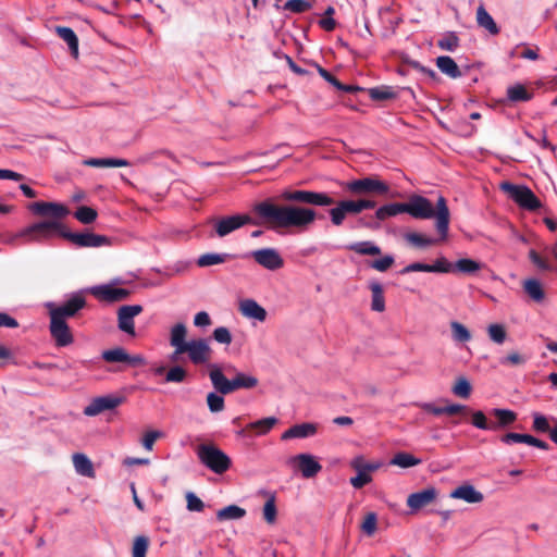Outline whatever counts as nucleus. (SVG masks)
Listing matches in <instances>:
<instances>
[{
  "instance_id": "a18cd8bd",
  "label": "nucleus",
  "mask_w": 557,
  "mask_h": 557,
  "mask_svg": "<svg viewBox=\"0 0 557 557\" xmlns=\"http://www.w3.org/2000/svg\"><path fill=\"white\" fill-rule=\"evenodd\" d=\"M149 547V539L145 535H138L134 539L132 547V557H146Z\"/></svg>"
},
{
  "instance_id": "5701e85b",
  "label": "nucleus",
  "mask_w": 557,
  "mask_h": 557,
  "mask_svg": "<svg viewBox=\"0 0 557 557\" xmlns=\"http://www.w3.org/2000/svg\"><path fill=\"white\" fill-rule=\"evenodd\" d=\"M437 495L438 492L435 487H426L422 491L411 493L407 498V506L412 511H417L435 500Z\"/></svg>"
},
{
  "instance_id": "e2e57ef3",
  "label": "nucleus",
  "mask_w": 557,
  "mask_h": 557,
  "mask_svg": "<svg viewBox=\"0 0 557 557\" xmlns=\"http://www.w3.org/2000/svg\"><path fill=\"white\" fill-rule=\"evenodd\" d=\"M530 434H521V433H515V432H508L500 436V442L510 445L512 443H523L528 445Z\"/></svg>"
},
{
  "instance_id": "9b49d317",
  "label": "nucleus",
  "mask_w": 557,
  "mask_h": 557,
  "mask_svg": "<svg viewBox=\"0 0 557 557\" xmlns=\"http://www.w3.org/2000/svg\"><path fill=\"white\" fill-rule=\"evenodd\" d=\"M282 197L287 201L308 203L318 207H327L334 203V199L327 194L310 190L284 191Z\"/></svg>"
},
{
  "instance_id": "b1692460",
  "label": "nucleus",
  "mask_w": 557,
  "mask_h": 557,
  "mask_svg": "<svg viewBox=\"0 0 557 557\" xmlns=\"http://www.w3.org/2000/svg\"><path fill=\"white\" fill-rule=\"evenodd\" d=\"M187 327L184 323H176L171 327L170 331V345L174 347V352L171 356L172 360H176L178 355L184 354V349L187 346L186 342Z\"/></svg>"
},
{
  "instance_id": "c756f323",
  "label": "nucleus",
  "mask_w": 557,
  "mask_h": 557,
  "mask_svg": "<svg viewBox=\"0 0 557 557\" xmlns=\"http://www.w3.org/2000/svg\"><path fill=\"white\" fill-rule=\"evenodd\" d=\"M369 289L371 290V309L375 312H383L385 310L384 290L381 283L377 281L369 282Z\"/></svg>"
},
{
  "instance_id": "a878e982",
  "label": "nucleus",
  "mask_w": 557,
  "mask_h": 557,
  "mask_svg": "<svg viewBox=\"0 0 557 557\" xmlns=\"http://www.w3.org/2000/svg\"><path fill=\"white\" fill-rule=\"evenodd\" d=\"M451 498L462 499L468 504H478L484 499L483 494L471 484H462L450 493Z\"/></svg>"
},
{
  "instance_id": "4d7b16f0",
  "label": "nucleus",
  "mask_w": 557,
  "mask_h": 557,
  "mask_svg": "<svg viewBox=\"0 0 557 557\" xmlns=\"http://www.w3.org/2000/svg\"><path fill=\"white\" fill-rule=\"evenodd\" d=\"M74 215L79 222L89 224L96 220L97 212L90 207L83 206L76 210Z\"/></svg>"
},
{
  "instance_id": "de8ad7c7",
  "label": "nucleus",
  "mask_w": 557,
  "mask_h": 557,
  "mask_svg": "<svg viewBox=\"0 0 557 557\" xmlns=\"http://www.w3.org/2000/svg\"><path fill=\"white\" fill-rule=\"evenodd\" d=\"M533 423L532 429L537 433H548L550 435V431L553 428L549 425V421L546 416L540 412L532 413Z\"/></svg>"
},
{
  "instance_id": "338daca9",
  "label": "nucleus",
  "mask_w": 557,
  "mask_h": 557,
  "mask_svg": "<svg viewBox=\"0 0 557 557\" xmlns=\"http://www.w3.org/2000/svg\"><path fill=\"white\" fill-rule=\"evenodd\" d=\"M529 258L531 262L542 271L550 270L549 263L543 259L534 249L529 251Z\"/></svg>"
},
{
  "instance_id": "cd10ccee",
  "label": "nucleus",
  "mask_w": 557,
  "mask_h": 557,
  "mask_svg": "<svg viewBox=\"0 0 557 557\" xmlns=\"http://www.w3.org/2000/svg\"><path fill=\"white\" fill-rule=\"evenodd\" d=\"M317 433V425L314 423H300L295 424L287 429L281 436L283 441L292 438H306L313 436Z\"/></svg>"
},
{
  "instance_id": "09e8293b",
  "label": "nucleus",
  "mask_w": 557,
  "mask_h": 557,
  "mask_svg": "<svg viewBox=\"0 0 557 557\" xmlns=\"http://www.w3.org/2000/svg\"><path fill=\"white\" fill-rule=\"evenodd\" d=\"M453 338L460 343H466L471 339L470 331L461 323L454 321L450 324Z\"/></svg>"
},
{
  "instance_id": "7c9ffc66",
  "label": "nucleus",
  "mask_w": 557,
  "mask_h": 557,
  "mask_svg": "<svg viewBox=\"0 0 557 557\" xmlns=\"http://www.w3.org/2000/svg\"><path fill=\"white\" fill-rule=\"evenodd\" d=\"M83 164L92 168H121L128 166L129 162L121 158H89Z\"/></svg>"
},
{
  "instance_id": "603ef678",
  "label": "nucleus",
  "mask_w": 557,
  "mask_h": 557,
  "mask_svg": "<svg viewBox=\"0 0 557 557\" xmlns=\"http://www.w3.org/2000/svg\"><path fill=\"white\" fill-rule=\"evenodd\" d=\"M312 4L307 0H288L284 3L283 10L293 13H302L310 10Z\"/></svg>"
},
{
  "instance_id": "8fccbe9b",
  "label": "nucleus",
  "mask_w": 557,
  "mask_h": 557,
  "mask_svg": "<svg viewBox=\"0 0 557 557\" xmlns=\"http://www.w3.org/2000/svg\"><path fill=\"white\" fill-rule=\"evenodd\" d=\"M471 423L473 426L480 430L492 431L493 429L492 422L487 420L486 414L481 410L472 411Z\"/></svg>"
},
{
  "instance_id": "6e6552de",
  "label": "nucleus",
  "mask_w": 557,
  "mask_h": 557,
  "mask_svg": "<svg viewBox=\"0 0 557 557\" xmlns=\"http://www.w3.org/2000/svg\"><path fill=\"white\" fill-rule=\"evenodd\" d=\"M86 305L84 296L79 293L73 294L64 304L57 306L53 302H47L50 319L66 321L74 317Z\"/></svg>"
},
{
  "instance_id": "a211bd4d",
  "label": "nucleus",
  "mask_w": 557,
  "mask_h": 557,
  "mask_svg": "<svg viewBox=\"0 0 557 557\" xmlns=\"http://www.w3.org/2000/svg\"><path fill=\"white\" fill-rule=\"evenodd\" d=\"M143 312V306L140 305H125L117 310V327L120 331L135 336V323L134 319Z\"/></svg>"
},
{
  "instance_id": "dca6fc26",
  "label": "nucleus",
  "mask_w": 557,
  "mask_h": 557,
  "mask_svg": "<svg viewBox=\"0 0 557 557\" xmlns=\"http://www.w3.org/2000/svg\"><path fill=\"white\" fill-rule=\"evenodd\" d=\"M211 347L206 338L191 339L184 349V354L188 355V359L194 364L207 363L211 358Z\"/></svg>"
},
{
  "instance_id": "412c9836",
  "label": "nucleus",
  "mask_w": 557,
  "mask_h": 557,
  "mask_svg": "<svg viewBox=\"0 0 557 557\" xmlns=\"http://www.w3.org/2000/svg\"><path fill=\"white\" fill-rule=\"evenodd\" d=\"M29 210L37 215L48 216L55 221H60L70 212L69 209L62 203L45 201L33 202L29 206Z\"/></svg>"
},
{
  "instance_id": "864d4df0",
  "label": "nucleus",
  "mask_w": 557,
  "mask_h": 557,
  "mask_svg": "<svg viewBox=\"0 0 557 557\" xmlns=\"http://www.w3.org/2000/svg\"><path fill=\"white\" fill-rule=\"evenodd\" d=\"M376 206V201L369 199V198H362L358 200L350 199V214H357L366 209H373Z\"/></svg>"
},
{
  "instance_id": "f8f14e48",
  "label": "nucleus",
  "mask_w": 557,
  "mask_h": 557,
  "mask_svg": "<svg viewBox=\"0 0 557 557\" xmlns=\"http://www.w3.org/2000/svg\"><path fill=\"white\" fill-rule=\"evenodd\" d=\"M389 186L373 176L350 181V194L352 195H385Z\"/></svg>"
},
{
  "instance_id": "37998d69",
  "label": "nucleus",
  "mask_w": 557,
  "mask_h": 557,
  "mask_svg": "<svg viewBox=\"0 0 557 557\" xmlns=\"http://www.w3.org/2000/svg\"><path fill=\"white\" fill-rule=\"evenodd\" d=\"M487 334L492 342L500 345L507 338V331L503 324L493 323L487 327Z\"/></svg>"
},
{
  "instance_id": "13d9d810",
  "label": "nucleus",
  "mask_w": 557,
  "mask_h": 557,
  "mask_svg": "<svg viewBox=\"0 0 557 557\" xmlns=\"http://www.w3.org/2000/svg\"><path fill=\"white\" fill-rule=\"evenodd\" d=\"M348 212V200L341 201L339 206L331 210V220L335 225L343 223Z\"/></svg>"
},
{
  "instance_id": "0e129e2a",
  "label": "nucleus",
  "mask_w": 557,
  "mask_h": 557,
  "mask_svg": "<svg viewBox=\"0 0 557 557\" xmlns=\"http://www.w3.org/2000/svg\"><path fill=\"white\" fill-rule=\"evenodd\" d=\"M187 509L189 511L200 512L205 508L203 502L193 492L186 494Z\"/></svg>"
},
{
  "instance_id": "e433bc0d",
  "label": "nucleus",
  "mask_w": 557,
  "mask_h": 557,
  "mask_svg": "<svg viewBox=\"0 0 557 557\" xmlns=\"http://www.w3.org/2000/svg\"><path fill=\"white\" fill-rule=\"evenodd\" d=\"M278 422L275 417H267L260 420L250 422L246 429L255 430L257 435H264L271 431V429Z\"/></svg>"
},
{
  "instance_id": "f3484780",
  "label": "nucleus",
  "mask_w": 557,
  "mask_h": 557,
  "mask_svg": "<svg viewBox=\"0 0 557 557\" xmlns=\"http://www.w3.org/2000/svg\"><path fill=\"white\" fill-rule=\"evenodd\" d=\"M288 463L297 468L306 479L315 476L322 470V466L317 458L306 453L290 457Z\"/></svg>"
},
{
  "instance_id": "774afa93",
  "label": "nucleus",
  "mask_w": 557,
  "mask_h": 557,
  "mask_svg": "<svg viewBox=\"0 0 557 557\" xmlns=\"http://www.w3.org/2000/svg\"><path fill=\"white\" fill-rule=\"evenodd\" d=\"M161 436V433L159 431H149L147 432L141 441V444L146 450H152L153 444L157 441L158 437Z\"/></svg>"
},
{
  "instance_id": "f704fd0d",
  "label": "nucleus",
  "mask_w": 557,
  "mask_h": 557,
  "mask_svg": "<svg viewBox=\"0 0 557 557\" xmlns=\"http://www.w3.org/2000/svg\"><path fill=\"white\" fill-rule=\"evenodd\" d=\"M476 22L479 26L487 29L492 35H497L499 33L498 26L482 4L476 11Z\"/></svg>"
},
{
  "instance_id": "7ed1b4c3",
  "label": "nucleus",
  "mask_w": 557,
  "mask_h": 557,
  "mask_svg": "<svg viewBox=\"0 0 557 557\" xmlns=\"http://www.w3.org/2000/svg\"><path fill=\"white\" fill-rule=\"evenodd\" d=\"M209 379L214 391L228 395L238 389H250L258 385L253 375L238 371L231 362L209 363Z\"/></svg>"
},
{
  "instance_id": "39448f33",
  "label": "nucleus",
  "mask_w": 557,
  "mask_h": 557,
  "mask_svg": "<svg viewBox=\"0 0 557 557\" xmlns=\"http://www.w3.org/2000/svg\"><path fill=\"white\" fill-rule=\"evenodd\" d=\"M499 188L521 209L534 212L543 207L542 201L527 185H516L505 181L500 183Z\"/></svg>"
},
{
  "instance_id": "1a4fd4ad",
  "label": "nucleus",
  "mask_w": 557,
  "mask_h": 557,
  "mask_svg": "<svg viewBox=\"0 0 557 557\" xmlns=\"http://www.w3.org/2000/svg\"><path fill=\"white\" fill-rule=\"evenodd\" d=\"M381 467L380 462H369L362 456H356L350 460V468L356 471V475L350 478V484L355 488H362L372 482V474Z\"/></svg>"
},
{
  "instance_id": "2eb2a0df",
  "label": "nucleus",
  "mask_w": 557,
  "mask_h": 557,
  "mask_svg": "<svg viewBox=\"0 0 557 557\" xmlns=\"http://www.w3.org/2000/svg\"><path fill=\"white\" fill-rule=\"evenodd\" d=\"M124 401V398L116 395H104L92 398L84 408L83 412L87 417H96L104 411L113 410Z\"/></svg>"
},
{
  "instance_id": "473e14b6",
  "label": "nucleus",
  "mask_w": 557,
  "mask_h": 557,
  "mask_svg": "<svg viewBox=\"0 0 557 557\" xmlns=\"http://www.w3.org/2000/svg\"><path fill=\"white\" fill-rule=\"evenodd\" d=\"M524 292L535 302H541L545 298V292L541 282L537 278H528L523 283Z\"/></svg>"
},
{
  "instance_id": "c03bdc74",
  "label": "nucleus",
  "mask_w": 557,
  "mask_h": 557,
  "mask_svg": "<svg viewBox=\"0 0 557 557\" xmlns=\"http://www.w3.org/2000/svg\"><path fill=\"white\" fill-rule=\"evenodd\" d=\"M207 405L212 413L223 411L225 407L223 395L216 391L209 393L207 395Z\"/></svg>"
},
{
  "instance_id": "6ab92c4d",
  "label": "nucleus",
  "mask_w": 557,
  "mask_h": 557,
  "mask_svg": "<svg viewBox=\"0 0 557 557\" xmlns=\"http://www.w3.org/2000/svg\"><path fill=\"white\" fill-rule=\"evenodd\" d=\"M61 236L78 247H100L109 244V238L94 233H73L62 226Z\"/></svg>"
},
{
  "instance_id": "4c0bfd02",
  "label": "nucleus",
  "mask_w": 557,
  "mask_h": 557,
  "mask_svg": "<svg viewBox=\"0 0 557 557\" xmlns=\"http://www.w3.org/2000/svg\"><path fill=\"white\" fill-rule=\"evenodd\" d=\"M57 33L67 44L72 54L76 57L78 53V38L74 30L70 27L59 26Z\"/></svg>"
},
{
  "instance_id": "423d86ee",
  "label": "nucleus",
  "mask_w": 557,
  "mask_h": 557,
  "mask_svg": "<svg viewBox=\"0 0 557 557\" xmlns=\"http://www.w3.org/2000/svg\"><path fill=\"white\" fill-rule=\"evenodd\" d=\"M61 232L62 223L60 221L46 220L20 230V235H24V243H40L51 238L54 234L61 236Z\"/></svg>"
},
{
  "instance_id": "680f3d73",
  "label": "nucleus",
  "mask_w": 557,
  "mask_h": 557,
  "mask_svg": "<svg viewBox=\"0 0 557 557\" xmlns=\"http://www.w3.org/2000/svg\"><path fill=\"white\" fill-rule=\"evenodd\" d=\"M212 337L215 342L223 345H230L233 339L230 330L225 326L216 327L212 333Z\"/></svg>"
},
{
  "instance_id": "bb28decb",
  "label": "nucleus",
  "mask_w": 557,
  "mask_h": 557,
  "mask_svg": "<svg viewBox=\"0 0 557 557\" xmlns=\"http://www.w3.org/2000/svg\"><path fill=\"white\" fill-rule=\"evenodd\" d=\"M490 414L496 418V421L492 422V431L508 428L517 421V413L510 409L493 408Z\"/></svg>"
},
{
  "instance_id": "9d476101",
  "label": "nucleus",
  "mask_w": 557,
  "mask_h": 557,
  "mask_svg": "<svg viewBox=\"0 0 557 557\" xmlns=\"http://www.w3.org/2000/svg\"><path fill=\"white\" fill-rule=\"evenodd\" d=\"M255 224L248 214L225 215L213 220V228L219 237H225L245 225Z\"/></svg>"
},
{
  "instance_id": "a19ab883",
  "label": "nucleus",
  "mask_w": 557,
  "mask_h": 557,
  "mask_svg": "<svg viewBox=\"0 0 557 557\" xmlns=\"http://www.w3.org/2000/svg\"><path fill=\"white\" fill-rule=\"evenodd\" d=\"M350 250L362 256H379L382 252L381 248L370 240L352 244L350 245Z\"/></svg>"
},
{
  "instance_id": "5fc2aeb1",
  "label": "nucleus",
  "mask_w": 557,
  "mask_h": 557,
  "mask_svg": "<svg viewBox=\"0 0 557 557\" xmlns=\"http://www.w3.org/2000/svg\"><path fill=\"white\" fill-rule=\"evenodd\" d=\"M471 391L472 386L470 382L463 376L459 377L453 387V393L461 398H468Z\"/></svg>"
},
{
  "instance_id": "c85d7f7f",
  "label": "nucleus",
  "mask_w": 557,
  "mask_h": 557,
  "mask_svg": "<svg viewBox=\"0 0 557 557\" xmlns=\"http://www.w3.org/2000/svg\"><path fill=\"white\" fill-rule=\"evenodd\" d=\"M76 473L86 478L95 476V469L91 460L82 453H76L72 457Z\"/></svg>"
},
{
  "instance_id": "20e7f679",
  "label": "nucleus",
  "mask_w": 557,
  "mask_h": 557,
  "mask_svg": "<svg viewBox=\"0 0 557 557\" xmlns=\"http://www.w3.org/2000/svg\"><path fill=\"white\" fill-rule=\"evenodd\" d=\"M196 455L200 463L215 474L225 473L232 466L230 456L213 444H199Z\"/></svg>"
},
{
  "instance_id": "ddd939ff",
  "label": "nucleus",
  "mask_w": 557,
  "mask_h": 557,
  "mask_svg": "<svg viewBox=\"0 0 557 557\" xmlns=\"http://www.w3.org/2000/svg\"><path fill=\"white\" fill-rule=\"evenodd\" d=\"M541 84L536 83H513L506 89V101L510 104L529 102L534 98L535 90Z\"/></svg>"
},
{
  "instance_id": "72a5a7b5",
  "label": "nucleus",
  "mask_w": 557,
  "mask_h": 557,
  "mask_svg": "<svg viewBox=\"0 0 557 557\" xmlns=\"http://www.w3.org/2000/svg\"><path fill=\"white\" fill-rule=\"evenodd\" d=\"M246 516V510L237 505H228L216 511L219 521L239 520Z\"/></svg>"
},
{
  "instance_id": "0eeeda50",
  "label": "nucleus",
  "mask_w": 557,
  "mask_h": 557,
  "mask_svg": "<svg viewBox=\"0 0 557 557\" xmlns=\"http://www.w3.org/2000/svg\"><path fill=\"white\" fill-rule=\"evenodd\" d=\"M404 90L410 89L391 85H379L371 88H362L350 84V96L355 92H367L371 101L379 103L382 107L397 100Z\"/></svg>"
},
{
  "instance_id": "ea45409f",
  "label": "nucleus",
  "mask_w": 557,
  "mask_h": 557,
  "mask_svg": "<svg viewBox=\"0 0 557 557\" xmlns=\"http://www.w3.org/2000/svg\"><path fill=\"white\" fill-rule=\"evenodd\" d=\"M484 267L483 263L475 261L470 258L459 259L454 263V271H458L465 274H473Z\"/></svg>"
},
{
  "instance_id": "6e6d98bb",
  "label": "nucleus",
  "mask_w": 557,
  "mask_h": 557,
  "mask_svg": "<svg viewBox=\"0 0 557 557\" xmlns=\"http://www.w3.org/2000/svg\"><path fill=\"white\" fill-rule=\"evenodd\" d=\"M376 523H377L376 513L368 512L366 515L364 520L361 523L360 528L366 535L372 536L376 531Z\"/></svg>"
},
{
  "instance_id": "4468645a",
  "label": "nucleus",
  "mask_w": 557,
  "mask_h": 557,
  "mask_svg": "<svg viewBox=\"0 0 557 557\" xmlns=\"http://www.w3.org/2000/svg\"><path fill=\"white\" fill-rule=\"evenodd\" d=\"M245 257H251L259 265L269 271H276L284 265V260L275 248L252 250Z\"/></svg>"
},
{
  "instance_id": "aec40b11",
  "label": "nucleus",
  "mask_w": 557,
  "mask_h": 557,
  "mask_svg": "<svg viewBox=\"0 0 557 557\" xmlns=\"http://www.w3.org/2000/svg\"><path fill=\"white\" fill-rule=\"evenodd\" d=\"M96 298L107 302H116L128 298L131 292L126 288L115 287L112 284L96 285L89 288Z\"/></svg>"
},
{
  "instance_id": "2f4dec72",
  "label": "nucleus",
  "mask_w": 557,
  "mask_h": 557,
  "mask_svg": "<svg viewBox=\"0 0 557 557\" xmlns=\"http://www.w3.org/2000/svg\"><path fill=\"white\" fill-rule=\"evenodd\" d=\"M404 239L416 248H426L438 243V239L436 238L428 237L416 232H408L404 234Z\"/></svg>"
},
{
  "instance_id": "052dcab7",
  "label": "nucleus",
  "mask_w": 557,
  "mask_h": 557,
  "mask_svg": "<svg viewBox=\"0 0 557 557\" xmlns=\"http://www.w3.org/2000/svg\"><path fill=\"white\" fill-rule=\"evenodd\" d=\"M186 375V371L181 366H175L168 371L165 381L171 383H182L185 381Z\"/></svg>"
},
{
  "instance_id": "c9c22d12",
  "label": "nucleus",
  "mask_w": 557,
  "mask_h": 557,
  "mask_svg": "<svg viewBox=\"0 0 557 557\" xmlns=\"http://www.w3.org/2000/svg\"><path fill=\"white\" fill-rule=\"evenodd\" d=\"M228 258H231L228 253L208 252L199 256L196 263L200 268H208L224 263Z\"/></svg>"
},
{
  "instance_id": "f257e3e1",
  "label": "nucleus",
  "mask_w": 557,
  "mask_h": 557,
  "mask_svg": "<svg viewBox=\"0 0 557 557\" xmlns=\"http://www.w3.org/2000/svg\"><path fill=\"white\" fill-rule=\"evenodd\" d=\"M400 213H408L413 219L429 220L436 219L435 227L440 234V239L445 240L448 236L450 213L447 201L440 196L436 206L432 205L430 199L421 195H411L408 202H391L381 206L375 211V218L384 221Z\"/></svg>"
},
{
  "instance_id": "bf43d9fd",
  "label": "nucleus",
  "mask_w": 557,
  "mask_h": 557,
  "mask_svg": "<svg viewBox=\"0 0 557 557\" xmlns=\"http://www.w3.org/2000/svg\"><path fill=\"white\" fill-rule=\"evenodd\" d=\"M429 270L436 273H449L454 271V264L446 258L441 257L433 264H429Z\"/></svg>"
},
{
  "instance_id": "58836bf2",
  "label": "nucleus",
  "mask_w": 557,
  "mask_h": 557,
  "mask_svg": "<svg viewBox=\"0 0 557 557\" xmlns=\"http://www.w3.org/2000/svg\"><path fill=\"white\" fill-rule=\"evenodd\" d=\"M268 499L263 506V518L267 523L273 524L276 521L277 508H276V496L274 493L265 492Z\"/></svg>"
},
{
  "instance_id": "4be33fe9",
  "label": "nucleus",
  "mask_w": 557,
  "mask_h": 557,
  "mask_svg": "<svg viewBox=\"0 0 557 557\" xmlns=\"http://www.w3.org/2000/svg\"><path fill=\"white\" fill-rule=\"evenodd\" d=\"M49 330L58 347H65L73 343V335L66 321L50 319Z\"/></svg>"
},
{
  "instance_id": "3c124183",
  "label": "nucleus",
  "mask_w": 557,
  "mask_h": 557,
  "mask_svg": "<svg viewBox=\"0 0 557 557\" xmlns=\"http://www.w3.org/2000/svg\"><path fill=\"white\" fill-rule=\"evenodd\" d=\"M102 358L107 362H125L128 359V354L123 348H114L104 350L102 352Z\"/></svg>"
},
{
  "instance_id": "69168bd1",
  "label": "nucleus",
  "mask_w": 557,
  "mask_h": 557,
  "mask_svg": "<svg viewBox=\"0 0 557 557\" xmlns=\"http://www.w3.org/2000/svg\"><path fill=\"white\" fill-rule=\"evenodd\" d=\"M537 50V48L533 49L529 47H517L513 51V55L518 58L535 60L539 58Z\"/></svg>"
},
{
  "instance_id": "49530a36",
  "label": "nucleus",
  "mask_w": 557,
  "mask_h": 557,
  "mask_svg": "<svg viewBox=\"0 0 557 557\" xmlns=\"http://www.w3.org/2000/svg\"><path fill=\"white\" fill-rule=\"evenodd\" d=\"M395 263V258L392 255H385L380 259L367 261V265L379 272L387 271Z\"/></svg>"
},
{
  "instance_id": "79ce46f5",
  "label": "nucleus",
  "mask_w": 557,
  "mask_h": 557,
  "mask_svg": "<svg viewBox=\"0 0 557 557\" xmlns=\"http://www.w3.org/2000/svg\"><path fill=\"white\" fill-rule=\"evenodd\" d=\"M421 463V459L416 458L413 455L400 451L394 455L391 460V465L398 466L400 468H410Z\"/></svg>"
},
{
  "instance_id": "f03ea898",
  "label": "nucleus",
  "mask_w": 557,
  "mask_h": 557,
  "mask_svg": "<svg viewBox=\"0 0 557 557\" xmlns=\"http://www.w3.org/2000/svg\"><path fill=\"white\" fill-rule=\"evenodd\" d=\"M253 211L262 219L281 227H305L315 219V211L309 208L285 206L278 207L270 201H262L253 207Z\"/></svg>"
},
{
  "instance_id": "393cba45",
  "label": "nucleus",
  "mask_w": 557,
  "mask_h": 557,
  "mask_svg": "<svg viewBox=\"0 0 557 557\" xmlns=\"http://www.w3.org/2000/svg\"><path fill=\"white\" fill-rule=\"evenodd\" d=\"M238 309L245 318L252 319L258 322H264L268 315L267 310L251 298L242 300Z\"/></svg>"
}]
</instances>
